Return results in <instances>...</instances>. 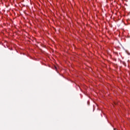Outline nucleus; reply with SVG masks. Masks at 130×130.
Here are the masks:
<instances>
[{
  "mask_svg": "<svg viewBox=\"0 0 130 130\" xmlns=\"http://www.w3.org/2000/svg\"><path fill=\"white\" fill-rule=\"evenodd\" d=\"M53 69V70H55L56 72H57V67H56V66H54Z\"/></svg>",
  "mask_w": 130,
  "mask_h": 130,
  "instance_id": "nucleus-1",
  "label": "nucleus"
}]
</instances>
